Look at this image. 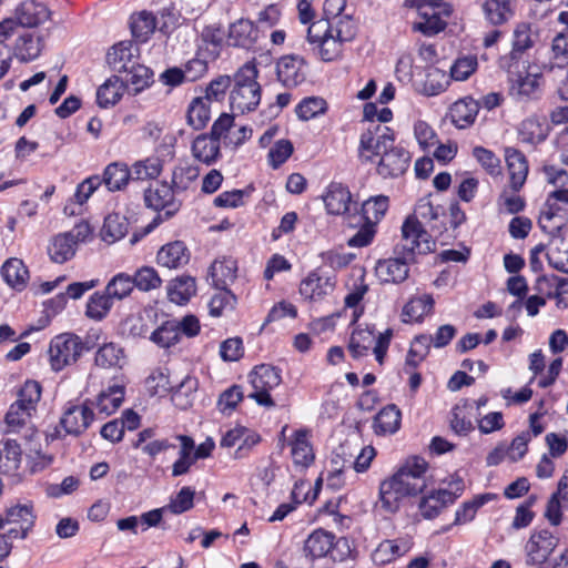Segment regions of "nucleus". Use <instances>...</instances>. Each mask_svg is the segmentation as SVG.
I'll list each match as a JSON object with an SVG mask.
<instances>
[{"label": "nucleus", "instance_id": "nucleus-1", "mask_svg": "<svg viewBox=\"0 0 568 568\" xmlns=\"http://www.w3.org/2000/svg\"><path fill=\"white\" fill-rule=\"evenodd\" d=\"M357 151L362 163H372L378 158L376 172L383 179L398 178L409 166V152L395 145L394 131L381 123L373 124L361 134Z\"/></svg>", "mask_w": 568, "mask_h": 568}, {"label": "nucleus", "instance_id": "nucleus-2", "mask_svg": "<svg viewBox=\"0 0 568 568\" xmlns=\"http://www.w3.org/2000/svg\"><path fill=\"white\" fill-rule=\"evenodd\" d=\"M428 464L424 458L408 459L395 474L383 480L379 485V504L387 513H396L402 501L414 497L426 488Z\"/></svg>", "mask_w": 568, "mask_h": 568}, {"label": "nucleus", "instance_id": "nucleus-3", "mask_svg": "<svg viewBox=\"0 0 568 568\" xmlns=\"http://www.w3.org/2000/svg\"><path fill=\"white\" fill-rule=\"evenodd\" d=\"M357 26L348 21L326 24L312 22L307 29V41L317 51L322 61L332 62L338 60L346 43L356 37Z\"/></svg>", "mask_w": 568, "mask_h": 568}, {"label": "nucleus", "instance_id": "nucleus-4", "mask_svg": "<svg viewBox=\"0 0 568 568\" xmlns=\"http://www.w3.org/2000/svg\"><path fill=\"white\" fill-rule=\"evenodd\" d=\"M41 397V386L36 381H27L18 393V399L11 404L6 414V432L8 434L23 433L24 438L32 439L37 434L32 423L37 404Z\"/></svg>", "mask_w": 568, "mask_h": 568}, {"label": "nucleus", "instance_id": "nucleus-5", "mask_svg": "<svg viewBox=\"0 0 568 568\" xmlns=\"http://www.w3.org/2000/svg\"><path fill=\"white\" fill-rule=\"evenodd\" d=\"M258 71L253 61L244 63L234 74V85L230 92V105L233 111L246 113L254 111L261 102Z\"/></svg>", "mask_w": 568, "mask_h": 568}, {"label": "nucleus", "instance_id": "nucleus-6", "mask_svg": "<svg viewBox=\"0 0 568 568\" xmlns=\"http://www.w3.org/2000/svg\"><path fill=\"white\" fill-rule=\"evenodd\" d=\"M303 552L311 560L329 556L334 561H344L351 556L352 549L347 538L336 539L334 534L318 528L304 541Z\"/></svg>", "mask_w": 568, "mask_h": 568}, {"label": "nucleus", "instance_id": "nucleus-7", "mask_svg": "<svg viewBox=\"0 0 568 568\" xmlns=\"http://www.w3.org/2000/svg\"><path fill=\"white\" fill-rule=\"evenodd\" d=\"M435 241L423 225L422 221L415 217H406L402 225V239L394 247V254H404L414 258L417 254H427L434 251Z\"/></svg>", "mask_w": 568, "mask_h": 568}, {"label": "nucleus", "instance_id": "nucleus-8", "mask_svg": "<svg viewBox=\"0 0 568 568\" xmlns=\"http://www.w3.org/2000/svg\"><path fill=\"white\" fill-rule=\"evenodd\" d=\"M558 546V538L548 530L534 531L525 545L526 564L537 568H564L560 556L548 561Z\"/></svg>", "mask_w": 568, "mask_h": 568}, {"label": "nucleus", "instance_id": "nucleus-9", "mask_svg": "<svg viewBox=\"0 0 568 568\" xmlns=\"http://www.w3.org/2000/svg\"><path fill=\"white\" fill-rule=\"evenodd\" d=\"M248 381L253 388L248 397L261 406L274 407L275 403L270 393L282 383L281 369L268 364L255 366L248 375Z\"/></svg>", "mask_w": 568, "mask_h": 568}, {"label": "nucleus", "instance_id": "nucleus-10", "mask_svg": "<svg viewBox=\"0 0 568 568\" xmlns=\"http://www.w3.org/2000/svg\"><path fill=\"white\" fill-rule=\"evenodd\" d=\"M84 345L82 339L72 333H63L53 337L49 345V361L55 372L74 364L82 355Z\"/></svg>", "mask_w": 568, "mask_h": 568}, {"label": "nucleus", "instance_id": "nucleus-11", "mask_svg": "<svg viewBox=\"0 0 568 568\" xmlns=\"http://www.w3.org/2000/svg\"><path fill=\"white\" fill-rule=\"evenodd\" d=\"M36 518L32 503H17L7 507L0 515V530L4 529L7 524H19V529H7L8 536L26 539L34 527Z\"/></svg>", "mask_w": 568, "mask_h": 568}, {"label": "nucleus", "instance_id": "nucleus-12", "mask_svg": "<svg viewBox=\"0 0 568 568\" xmlns=\"http://www.w3.org/2000/svg\"><path fill=\"white\" fill-rule=\"evenodd\" d=\"M91 407L89 399L81 405L68 404L60 418V426L67 435L79 436L89 428L94 418Z\"/></svg>", "mask_w": 568, "mask_h": 568}, {"label": "nucleus", "instance_id": "nucleus-13", "mask_svg": "<svg viewBox=\"0 0 568 568\" xmlns=\"http://www.w3.org/2000/svg\"><path fill=\"white\" fill-rule=\"evenodd\" d=\"M336 286V277L320 270L308 273L300 284V294L307 301L320 302L331 295Z\"/></svg>", "mask_w": 568, "mask_h": 568}, {"label": "nucleus", "instance_id": "nucleus-14", "mask_svg": "<svg viewBox=\"0 0 568 568\" xmlns=\"http://www.w3.org/2000/svg\"><path fill=\"white\" fill-rule=\"evenodd\" d=\"M542 77L539 73H518L509 78L508 93L513 100L527 103L541 95Z\"/></svg>", "mask_w": 568, "mask_h": 568}, {"label": "nucleus", "instance_id": "nucleus-15", "mask_svg": "<svg viewBox=\"0 0 568 568\" xmlns=\"http://www.w3.org/2000/svg\"><path fill=\"white\" fill-rule=\"evenodd\" d=\"M307 63L298 54H286L276 63V74L280 82L285 87H297L306 80Z\"/></svg>", "mask_w": 568, "mask_h": 568}, {"label": "nucleus", "instance_id": "nucleus-16", "mask_svg": "<svg viewBox=\"0 0 568 568\" xmlns=\"http://www.w3.org/2000/svg\"><path fill=\"white\" fill-rule=\"evenodd\" d=\"M175 191L166 182L156 184L144 191L145 205L154 211H165L168 217L174 215L181 207V202L175 199Z\"/></svg>", "mask_w": 568, "mask_h": 568}, {"label": "nucleus", "instance_id": "nucleus-17", "mask_svg": "<svg viewBox=\"0 0 568 568\" xmlns=\"http://www.w3.org/2000/svg\"><path fill=\"white\" fill-rule=\"evenodd\" d=\"M414 262V258H408L404 254H395V257L379 260L375 273L382 283L399 284L407 280L409 264Z\"/></svg>", "mask_w": 568, "mask_h": 568}, {"label": "nucleus", "instance_id": "nucleus-18", "mask_svg": "<svg viewBox=\"0 0 568 568\" xmlns=\"http://www.w3.org/2000/svg\"><path fill=\"white\" fill-rule=\"evenodd\" d=\"M51 17L50 9L36 0L21 1L13 11V18L22 28H36Z\"/></svg>", "mask_w": 568, "mask_h": 568}, {"label": "nucleus", "instance_id": "nucleus-19", "mask_svg": "<svg viewBox=\"0 0 568 568\" xmlns=\"http://www.w3.org/2000/svg\"><path fill=\"white\" fill-rule=\"evenodd\" d=\"M311 437V430L301 428L293 433L288 442L293 464L296 468L305 469L311 466L315 459Z\"/></svg>", "mask_w": 568, "mask_h": 568}, {"label": "nucleus", "instance_id": "nucleus-20", "mask_svg": "<svg viewBox=\"0 0 568 568\" xmlns=\"http://www.w3.org/2000/svg\"><path fill=\"white\" fill-rule=\"evenodd\" d=\"M540 41L539 29L531 23H518L513 32L511 59H519L521 54L537 45Z\"/></svg>", "mask_w": 568, "mask_h": 568}, {"label": "nucleus", "instance_id": "nucleus-21", "mask_svg": "<svg viewBox=\"0 0 568 568\" xmlns=\"http://www.w3.org/2000/svg\"><path fill=\"white\" fill-rule=\"evenodd\" d=\"M479 112V103L470 97L454 102L448 111V118L454 126L459 130L471 126Z\"/></svg>", "mask_w": 568, "mask_h": 568}, {"label": "nucleus", "instance_id": "nucleus-22", "mask_svg": "<svg viewBox=\"0 0 568 568\" xmlns=\"http://www.w3.org/2000/svg\"><path fill=\"white\" fill-rule=\"evenodd\" d=\"M260 38L258 28L248 19H239L229 27L227 43L233 47L251 49Z\"/></svg>", "mask_w": 568, "mask_h": 568}, {"label": "nucleus", "instance_id": "nucleus-23", "mask_svg": "<svg viewBox=\"0 0 568 568\" xmlns=\"http://www.w3.org/2000/svg\"><path fill=\"white\" fill-rule=\"evenodd\" d=\"M327 213L333 215L346 214L352 203V194L347 186L332 182L323 195Z\"/></svg>", "mask_w": 568, "mask_h": 568}, {"label": "nucleus", "instance_id": "nucleus-24", "mask_svg": "<svg viewBox=\"0 0 568 568\" xmlns=\"http://www.w3.org/2000/svg\"><path fill=\"white\" fill-rule=\"evenodd\" d=\"M505 160L510 179V187L518 192L526 182L528 175V162L526 156L518 150L507 148L505 150Z\"/></svg>", "mask_w": 568, "mask_h": 568}, {"label": "nucleus", "instance_id": "nucleus-25", "mask_svg": "<svg viewBox=\"0 0 568 568\" xmlns=\"http://www.w3.org/2000/svg\"><path fill=\"white\" fill-rule=\"evenodd\" d=\"M139 49L132 42H120L114 44L111 51L108 52V63L119 73H123L132 67L133 63H139L138 59Z\"/></svg>", "mask_w": 568, "mask_h": 568}, {"label": "nucleus", "instance_id": "nucleus-26", "mask_svg": "<svg viewBox=\"0 0 568 568\" xmlns=\"http://www.w3.org/2000/svg\"><path fill=\"white\" fill-rule=\"evenodd\" d=\"M442 215H444V207L442 205L434 204L428 195L419 199L414 213L407 217H415L416 221H422V223L424 222L432 231H440L444 225L442 222L438 223Z\"/></svg>", "mask_w": 568, "mask_h": 568}, {"label": "nucleus", "instance_id": "nucleus-27", "mask_svg": "<svg viewBox=\"0 0 568 568\" xmlns=\"http://www.w3.org/2000/svg\"><path fill=\"white\" fill-rule=\"evenodd\" d=\"M191 151L194 159L206 165L214 163L221 155L220 142L206 133L194 139Z\"/></svg>", "mask_w": 568, "mask_h": 568}, {"label": "nucleus", "instance_id": "nucleus-28", "mask_svg": "<svg viewBox=\"0 0 568 568\" xmlns=\"http://www.w3.org/2000/svg\"><path fill=\"white\" fill-rule=\"evenodd\" d=\"M190 255L181 241L163 245L156 255L158 264L168 268H179L189 262Z\"/></svg>", "mask_w": 568, "mask_h": 568}, {"label": "nucleus", "instance_id": "nucleus-29", "mask_svg": "<svg viewBox=\"0 0 568 568\" xmlns=\"http://www.w3.org/2000/svg\"><path fill=\"white\" fill-rule=\"evenodd\" d=\"M237 263L231 257L215 260L210 267L212 284L217 290L227 288L236 278Z\"/></svg>", "mask_w": 568, "mask_h": 568}, {"label": "nucleus", "instance_id": "nucleus-30", "mask_svg": "<svg viewBox=\"0 0 568 568\" xmlns=\"http://www.w3.org/2000/svg\"><path fill=\"white\" fill-rule=\"evenodd\" d=\"M123 399L124 387L120 385H112L106 389H103L95 400H90V405L94 406L100 414L109 416L119 409Z\"/></svg>", "mask_w": 568, "mask_h": 568}, {"label": "nucleus", "instance_id": "nucleus-31", "mask_svg": "<svg viewBox=\"0 0 568 568\" xmlns=\"http://www.w3.org/2000/svg\"><path fill=\"white\" fill-rule=\"evenodd\" d=\"M1 274L4 282L19 292L26 288L29 281L27 266L22 260L17 257H11L4 262Z\"/></svg>", "mask_w": 568, "mask_h": 568}, {"label": "nucleus", "instance_id": "nucleus-32", "mask_svg": "<svg viewBox=\"0 0 568 568\" xmlns=\"http://www.w3.org/2000/svg\"><path fill=\"white\" fill-rule=\"evenodd\" d=\"M434 303V298L430 294L410 298L403 307V322H422L426 315L433 312Z\"/></svg>", "mask_w": 568, "mask_h": 568}, {"label": "nucleus", "instance_id": "nucleus-33", "mask_svg": "<svg viewBox=\"0 0 568 568\" xmlns=\"http://www.w3.org/2000/svg\"><path fill=\"white\" fill-rule=\"evenodd\" d=\"M175 438L180 442V450L178 459L172 465V476L180 477L190 471L196 459L193 456V438L187 435H178Z\"/></svg>", "mask_w": 568, "mask_h": 568}, {"label": "nucleus", "instance_id": "nucleus-34", "mask_svg": "<svg viewBox=\"0 0 568 568\" xmlns=\"http://www.w3.org/2000/svg\"><path fill=\"white\" fill-rule=\"evenodd\" d=\"M402 414L396 405L389 404L382 408L374 418V430L377 435L396 433L400 427Z\"/></svg>", "mask_w": 568, "mask_h": 568}, {"label": "nucleus", "instance_id": "nucleus-35", "mask_svg": "<svg viewBox=\"0 0 568 568\" xmlns=\"http://www.w3.org/2000/svg\"><path fill=\"white\" fill-rule=\"evenodd\" d=\"M130 179H132L131 170L126 164L120 162H113L106 165L101 178L102 184H104L110 192L122 190Z\"/></svg>", "mask_w": 568, "mask_h": 568}, {"label": "nucleus", "instance_id": "nucleus-36", "mask_svg": "<svg viewBox=\"0 0 568 568\" xmlns=\"http://www.w3.org/2000/svg\"><path fill=\"white\" fill-rule=\"evenodd\" d=\"M22 452L14 439H8L0 444V473L14 475L20 468Z\"/></svg>", "mask_w": 568, "mask_h": 568}, {"label": "nucleus", "instance_id": "nucleus-37", "mask_svg": "<svg viewBox=\"0 0 568 568\" xmlns=\"http://www.w3.org/2000/svg\"><path fill=\"white\" fill-rule=\"evenodd\" d=\"M211 119V103L202 97L194 98L187 106L186 122L193 130H202Z\"/></svg>", "mask_w": 568, "mask_h": 568}, {"label": "nucleus", "instance_id": "nucleus-38", "mask_svg": "<svg viewBox=\"0 0 568 568\" xmlns=\"http://www.w3.org/2000/svg\"><path fill=\"white\" fill-rule=\"evenodd\" d=\"M124 87L121 78H109L97 90V103L100 108H109L116 104L123 95Z\"/></svg>", "mask_w": 568, "mask_h": 568}, {"label": "nucleus", "instance_id": "nucleus-39", "mask_svg": "<svg viewBox=\"0 0 568 568\" xmlns=\"http://www.w3.org/2000/svg\"><path fill=\"white\" fill-rule=\"evenodd\" d=\"M75 245L67 233L55 235L48 245V254L54 263H65L75 254Z\"/></svg>", "mask_w": 568, "mask_h": 568}, {"label": "nucleus", "instance_id": "nucleus-40", "mask_svg": "<svg viewBox=\"0 0 568 568\" xmlns=\"http://www.w3.org/2000/svg\"><path fill=\"white\" fill-rule=\"evenodd\" d=\"M42 51L41 38L31 33L20 36L14 45V55L21 62H30L36 60Z\"/></svg>", "mask_w": 568, "mask_h": 568}, {"label": "nucleus", "instance_id": "nucleus-41", "mask_svg": "<svg viewBox=\"0 0 568 568\" xmlns=\"http://www.w3.org/2000/svg\"><path fill=\"white\" fill-rule=\"evenodd\" d=\"M123 73L125 74L124 78L121 79L123 87H128L135 94L150 85L153 75L151 69L140 63H133L132 67Z\"/></svg>", "mask_w": 568, "mask_h": 568}, {"label": "nucleus", "instance_id": "nucleus-42", "mask_svg": "<svg viewBox=\"0 0 568 568\" xmlns=\"http://www.w3.org/2000/svg\"><path fill=\"white\" fill-rule=\"evenodd\" d=\"M195 280L191 276H181L173 280L168 287L171 302L183 305L195 294Z\"/></svg>", "mask_w": 568, "mask_h": 568}, {"label": "nucleus", "instance_id": "nucleus-43", "mask_svg": "<svg viewBox=\"0 0 568 568\" xmlns=\"http://www.w3.org/2000/svg\"><path fill=\"white\" fill-rule=\"evenodd\" d=\"M417 11L422 20L413 24L414 31H419L425 36H434L445 29L446 22L440 19L436 9H417Z\"/></svg>", "mask_w": 568, "mask_h": 568}, {"label": "nucleus", "instance_id": "nucleus-44", "mask_svg": "<svg viewBox=\"0 0 568 568\" xmlns=\"http://www.w3.org/2000/svg\"><path fill=\"white\" fill-rule=\"evenodd\" d=\"M547 258L554 268L568 273V240L554 237L548 245Z\"/></svg>", "mask_w": 568, "mask_h": 568}, {"label": "nucleus", "instance_id": "nucleus-45", "mask_svg": "<svg viewBox=\"0 0 568 568\" xmlns=\"http://www.w3.org/2000/svg\"><path fill=\"white\" fill-rule=\"evenodd\" d=\"M346 0H325L323 4V18L316 22L332 24L335 22H346L356 24L352 14L345 13Z\"/></svg>", "mask_w": 568, "mask_h": 568}, {"label": "nucleus", "instance_id": "nucleus-46", "mask_svg": "<svg viewBox=\"0 0 568 568\" xmlns=\"http://www.w3.org/2000/svg\"><path fill=\"white\" fill-rule=\"evenodd\" d=\"M124 352L114 343L101 346L95 354V364L102 368H121L124 363Z\"/></svg>", "mask_w": 568, "mask_h": 568}, {"label": "nucleus", "instance_id": "nucleus-47", "mask_svg": "<svg viewBox=\"0 0 568 568\" xmlns=\"http://www.w3.org/2000/svg\"><path fill=\"white\" fill-rule=\"evenodd\" d=\"M389 206L386 195H376L367 199L362 204V215L366 222L376 225L385 215Z\"/></svg>", "mask_w": 568, "mask_h": 568}, {"label": "nucleus", "instance_id": "nucleus-48", "mask_svg": "<svg viewBox=\"0 0 568 568\" xmlns=\"http://www.w3.org/2000/svg\"><path fill=\"white\" fill-rule=\"evenodd\" d=\"M155 28V17L151 12L141 11L131 18V31L138 41L145 42Z\"/></svg>", "mask_w": 568, "mask_h": 568}, {"label": "nucleus", "instance_id": "nucleus-49", "mask_svg": "<svg viewBox=\"0 0 568 568\" xmlns=\"http://www.w3.org/2000/svg\"><path fill=\"white\" fill-rule=\"evenodd\" d=\"M374 339L375 335L372 329L356 328L353 331L351 335L348 351L351 352L354 358L365 356L371 349Z\"/></svg>", "mask_w": 568, "mask_h": 568}, {"label": "nucleus", "instance_id": "nucleus-50", "mask_svg": "<svg viewBox=\"0 0 568 568\" xmlns=\"http://www.w3.org/2000/svg\"><path fill=\"white\" fill-rule=\"evenodd\" d=\"M180 338L175 320L165 321L150 336L154 344L163 348L175 345L180 342Z\"/></svg>", "mask_w": 568, "mask_h": 568}, {"label": "nucleus", "instance_id": "nucleus-51", "mask_svg": "<svg viewBox=\"0 0 568 568\" xmlns=\"http://www.w3.org/2000/svg\"><path fill=\"white\" fill-rule=\"evenodd\" d=\"M163 170L162 161L159 158H146L136 161L131 168L133 180H153L156 179Z\"/></svg>", "mask_w": 568, "mask_h": 568}, {"label": "nucleus", "instance_id": "nucleus-52", "mask_svg": "<svg viewBox=\"0 0 568 568\" xmlns=\"http://www.w3.org/2000/svg\"><path fill=\"white\" fill-rule=\"evenodd\" d=\"M407 551L406 545H398L396 540L382 541L372 555L376 565L383 566L394 561Z\"/></svg>", "mask_w": 568, "mask_h": 568}, {"label": "nucleus", "instance_id": "nucleus-53", "mask_svg": "<svg viewBox=\"0 0 568 568\" xmlns=\"http://www.w3.org/2000/svg\"><path fill=\"white\" fill-rule=\"evenodd\" d=\"M134 288V281L132 276L125 273L114 275L105 286V293L109 297L114 300H123L129 296Z\"/></svg>", "mask_w": 568, "mask_h": 568}, {"label": "nucleus", "instance_id": "nucleus-54", "mask_svg": "<svg viewBox=\"0 0 568 568\" xmlns=\"http://www.w3.org/2000/svg\"><path fill=\"white\" fill-rule=\"evenodd\" d=\"M483 9L487 19L496 26L506 22L513 14L510 0H486Z\"/></svg>", "mask_w": 568, "mask_h": 568}, {"label": "nucleus", "instance_id": "nucleus-55", "mask_svg": "<svg viewBox=\"0 0 568 568\" xmlns=\"http://www.w3.org/2000/svg\"><path fill=\"white\" fill-rule=\"evenodd\" d=\"M520 140L529 144H538L547 138V130L536 118L524 120L519 128Z\"/></svg>", "mask_w": 568, "mask_h": 568}, {"label": "nucleus", "instance_id": "nucleus-56", "mask_svg": "<svg viewBox=\"0 0 568 568\" xmlns=\"http://www.w3.org/2000/svg\"><path fill=\"white\" fill-rule=\"evenodd\" d=\"M113 305V301L104 293L95 292L87 303L85 314L88 317L101 321L106 316Z\"/></svg>", "mask_w": 568, "mask_h": 568}, {"label": "nucleus", "instance_id": "nucleus-57", "mask_svg": "<svg viewBox=\"0 0 568 568\" xmlns=\"http://www.w3.org/2000/svg\"><path fill=\"white\" fill-rule=\"evenodd\" d=\"M199 174L200 172L196 166H178L173 170L170 186L175 191L176 194L184 192L197 179Z\"/></svg>", "mask_w": 568, "mask_h": 568}, {"label": "nucleus", "instance_id": "nucleus-58", "mask_svg": "<svg viewBox=\"0 0 568 568\" xmlns=\"http://www.w3.org/2000/svg\"><path fill=\"white\" fill-rule=\"evenodd\" d=\"M491 499L490 494L478 495L469 501H465L460 508L456 510L454 525H463L471 521L477 510Z\"/></svg>", "mask_w": 568, "mask_h": 568}, {"label": "nucleus", "instance_id": "nucleus-59", "mask_svg": "<svg viewBox=\"0 0 568 568\" xmlns=\"http://www.w3.org/2000/svg\"><path fill=\"white\" fill-rule=\"evenodd\" d=\"M128 231V223L119 214H110L104 219L102 237L108 242H115L122 239Z\"/></svg>", "mask_w": 568, "mask_h": 568}, {"label": "nucleus", "instance_id": "nucleus-60", "mask_svg": "<svg viewBox=\"0 0 568 568\" xmlns=\"http://www.w3.org/2000/svg\"><path fill=\"white\" fill-rule=\"evenodd\" d=\"M132 280L134 281V287L143 292L156 290L162 284V280L158 272L151 266H143L139 268L135 275L132 276Z\"/></svg>", "mask_w": 568, "mask_h": 568}, {"label": "nucleus", "instance_id": "nucleus-61", "mask_svg": "<svg viewBox=\"0 0 568 568\" xmlns=\"http://www.w3.org/2000/svg\"><path fill=\"white\" fill-rule=\"evenodd\" d=\"M194 495L195 491L191 487H182L164 508L174 515L183 514L193 507Z\"/></svg>", "mask_w": 568, "mask_h": 568}, {"label": "nucleus", "instance_id": "nucleus-62", "mask_svg": "<svg viewBox=\"0 0 568 568\" xmlns=\"http://www.w3.org/2000/svg\"><path fill=\"white\" fill-rule=\"evenodd\" d=\"M478 62L475 55L458 58L450 67V77L455 81L467 80L477 69Z\"/></svg>", "mask_w": 568, "mask_h": 568}, {"label": "nucleus", "instance_id": "nucleus-63", "mask_svg": "<svg viewBox=\"0 0 568 568\" xmlns=\"http://www.w3.org/2000/svg\"><path fill=\"white\" fill-rule=\"evenodd\" d=\"M235 303L236 297L230 290H220L209 303L210 314L215 317L221 316L226 308L233 310Z\"/></svg>", "mask_w": 568, "mask_h": 568}, {"label": "nucleus", "instance_id": "nucleus-64", "mask_svg": "<svg viewBox=\"0 0 568 568\" xmlns=\"http://www.w3.org/2000/svg\"><path fill=\"white\" fill-rule=\"evenodd\" d=\"M551 52L555 62L550 68L562 67L568 61V28L562 32H559L552 40Z\"/></svg>", "mask_w": 568, "mask_h": 568}]
</instances>
